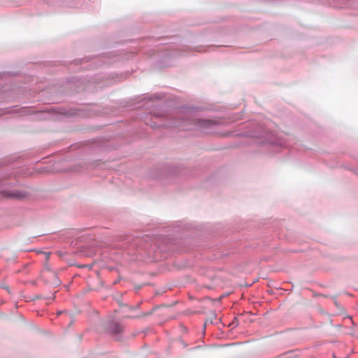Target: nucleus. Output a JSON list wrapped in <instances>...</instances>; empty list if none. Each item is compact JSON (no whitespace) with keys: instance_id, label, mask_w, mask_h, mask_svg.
<instances>
[{"instance_id":"f03ea898","label":"nucleus","mask_w":358,"mask_h":358,"mask_svg":"<svg viewBox=\"0 0 358 358\" xmlns=\"http://www.w3.org/2000/svg\"><path fill=\"white\" fill-rule=\"evenodd\" d=\"M115 329L114 331L116 333H119V332H120L122 331V327L120 326H119L118 324H115Z\"/></svg>"},{"instance_id":"7ed1b4c3","label":"nucleus","mask_w":358,"mask_h":358,"mask_svg":"<svg viewBox=\"0 0 358 358\" xmlns=\"http://www.w3.org/2000/svg\"><path fill=\"white\" fill-rule=\"evenodd\" d=\"M203 123L206 125V127H210L212 125V123L210 121H203Z\"/></svg>"},{"instance_id":"f257e3e1","label":"nucleus","mask_w":358,"mask_h":358,"mask_svg":"<svg viewBox=\"0 0 358 358\" xmlns=\"http://www.w3.org/2000/svg\"><path fill=\"white\" fill-rule=\"evenodd\" d=\"M2 196L8 199H21L25 196V194L18 191H3Z\"/></svg>"}]
</instances>
